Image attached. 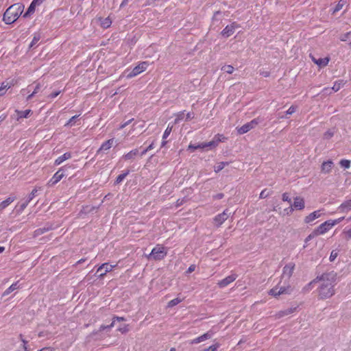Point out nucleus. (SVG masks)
<instances>
[{"label":"nucleus","instance_id":"dca6fc26","mask_svg":"<svg viewBox=\"0 0 351 351\" xmlns=\"http://www.w3.org/2000/svg\"><path fill=\"white\" fill-rule=\"evenodd\" d=\"M333 162L331 160L324 161L321 165V172L323 173H329L333 167Z\"/></svg>","mask_w":351,"mask_h":351},{"label":"nucleus","instance_id":"37998d69","mask_svg":"<svg viewBox=\"0 0 351 351\" xmlns=\"http://www.w3.org/2000/svg\"><path fill=\"white\" fill-rule=\"evenodd\" d=\"M269 294L271 295H273L274 297H277V296L280 295V294L278 291V287H275L272 288L271 289H270V291H269Z\"/></svg>","mask_w":351,"mask_h":351},{"label":"nucleus","instance_id":"864d4df0","mask_svg":"<svg viewBox=\"0 0 351 351\" xmlns=\"http://www.w3.org/2000/svg\"><path fill=\"white\" fill-rule=\"evenodd\" d=\"M282 199L284 201V202H287L289 203H291V198L289 197V195L287 193H284L282 195Z\"/></svg>","mask_w":351,"mask_h":351},{"label":"nucleus","instance_id":"cd10ccee","mask_svg":"<svg viewBox=\"0 0 351 351\" xmlns=\"http://www.w3.org/2000/svg\"><path fill=\"white\" fill-rule=\"evenodd\" d=\"M15 112L18 115L17 119H19L21 118H27L31 112V110H25L24 111L16 110Z\"/></svg>","mask_w":351,"mask_h":351},{"label":"nucleus","instance_id":"c03bdc74","mask_svg":"<svg viewBox=\"0 0 351 351\" xmlns=\"http://www.w3.org/2000/svg\"><path fill=\"white\" fill-rule=\"evenodd\" d=\"M172 128H173V126H170L169 125L167 126V128H166V130L163 134L162 139H166L169 136V134H171V132L172 131Z\"/></svg>","mask_w":351,"mask_h":351},{"label":"nucleus","instance_id":"6e6d98bb","mask_svg":"<svg viewBox=\"0 0 351 351\" xmlns=\"http://www.w3.org/2000/svg\"><path fill=\"white\" fill-rule=\"evenodd\" d=\"M184 116V112H180L178 114L177 117L175 119V123H178L180 120L183 119Z\"/></svg>","mask_w":351,"mask_h":351},{"label":"nucleus","instance_id":"7ed1b4c3","mask_svg":"<svg viewBox=\"0 0 351 351\" xmlns=\"http://www.w3.org/2000/svg\"><path fill=\"white\" fill-rule=\"evenodd\" d=\"M167 254L166 248L162 245L158 244L152 250L151 253L148 255V258L154 261H161Z\"/></svg>","mask_w":351,"mask_h":351},{"label":"nucleus","instance_id":"393cba45","mask_svg":"<svg viewBox=\"0 0 351 351\" xmlns=\"http://www.w3.org/2000/svg\"><path fill=\"white\" fill-rule=\"evenodd\" d=\"M139 154L138 149H134L123 156V158L125 160L134 158Z\"/></svg>","mask_w":351,"mask_h":351},{"label":"nucleus","instance_id":"0e129e2a","mask_svg":"<svg viewBox=\"0 0 351 351\" xmlns=\"http://www.w3.org/2000/svg\"><path fill=\"white\" fill-rule=\"evenodd\" d=\"M194 118V114L193 112H188L186 116V120L189 121Z\"/></svg>","mask_w":351,"mask_h":351},{"label":"nucleus","instance_id":"4be33fe9","mask_svg":"<svg viewBox=\"0 0 351 351\" xmlns=\"http://www.w3.org/2000/svg\"><path fill=\"white\" fill-rule=\"evenodd\" d=\"M15 197H9L0 203V211L6 208L11 203L15 200Z\"/></svg>","mask_w":351,"mask_h":351},{"label":"nucleus","instance_id":"a878e982","mask_svg":"<svg viewBox=\"0 0 351 351\" xmlns=\"http://www.w3.org/2000/svg\"><path fill=\"white\" fill-rule=\"evenodd\" d=\"M342 212H346L351 209V199L343 202L339 207Z\"/></svg>","mask_w":351,"mask_h":351},{"label":"nucleus","instance_id":"c9c22d12","mask_svg":"<svg viewBox=\"0 0 351 351\" xmlns=\"http://www.w3.org/2000/svg\"><path fill=\"white\" fill-rule=\"evenodd\" d=\"M318 236V234L316 232V231L314 230L304 240L305 245H304V248H305L307 245V243L313 239L314 237Z\"/></svg>","mask_w":351,"mask_h":351},{"label":"nucleus","instance_id":"e433bc0d","mask_svg":"<svg viewBox=\"0 0 351 351\" xmlns=\"http://www.w3.org/2000/svg\"><path fill=\"white\" fill-rule=\"evenodd\" d=\"M182 302V300L178 298H174L173 300H171V301H169L168 302V305L167 306L168 307H173L177 304H178L179 303H180Z\"/></svg>","mask_w":351,"mask_h":351},{"label":"nucleus","instance_id":"052dcab7","mask_svg":"<svg viewBox=\"0 0 351 351\" xmlns=\"http://www.w3.org/2000/svg\"><path fill=\"white\" fill-rule=\"evenodd\" d=\"M343 234H345L346 239H351V228L348 230H344Z\"/></svg>","mask_w":351,"mask_h":351},{"label":"nucleus","instance_id":"49530a36","mask_svg":"<svg viewBox=\"0 0 351 351\" xmlns=\"http://www.w3.org/2000/svg\"><path fill=\"white\" fill-rule=\"evenodd\" d=\"M293 210H294V208H293L292 206H291L287 208H285L283 210V215H290L292 214Z\"/></svg>","mask_w":351,"mask_h":351},{"label":"nucleus","instance_id":"4c0bfd02","mask_svg":"<svg viewBox=\"0 0 351 351\" xmlns=\"http://www.w3.org/2000/svg\"><path fill=\"white\" fill-rule=\"evenodd\" d=\"M221 70L228 74H232L234 69L232 65H225L221 68Z\"/></svg>","mask_w":351,"mask_h":351},{"label":"nucleus","instance_id":"6ab92c4d","mask_svg":"<svg viewBox=\"0 0 351 351\" xmlns=\"http://www.w3.org/2000/svg\"><path fill=\"white\" fill-rule=\"evenodd\" d=\"M14 82L13 80L10 82H2L1 84V86H0V96H3L6 93V90L11 88L12 86H14Z\"/></svg>","mask_w":351,"mask_h":351},{"label":"nucleus","instance_id":"473e14b6","mask_svg":"<svg viewBox=\"0 0 351 351\" xmlns=\"http://www.w3.org/2000/svg\"><path fill=\"white\" fill-rule=\"evenodd\" d=\"M129 173H130V171L127 170L125 172L119 175L117 177L115 183L119 184V183L121 182Z\"/></svg>","mask_w":351,"mask_h":351},{"label":"nucleus","instance_id":"a211bd4d","mask_svg":"<svg viewBox=\"0 0 351 351\" xmlns=\"http://www.w3.org/2000/svg\"><path fill=\"white\" fill-rule=\"evenodd\" d=\"M321 216L320 210H315L311 213H310L308 215H307L304 218V222L306 223H310L313 222L315 219H317Z\"/></svg>","mask_w":351,"mask_h":351},{"label":"nucleus","instance_id":"f03ea898","mask_svg":"<svg viewBox=\"0 0 351 351\" xmlns=\"http://www.w3.org/2000/svg\"><path fill=\"white\" fill-rule=\"evenodd\" d=\"M24 5L18 3L10 5L4 12L3 21L8 25L14 23L23 13Z\"/></svg>","mask_w":351,"mask_h":351},{"label":"nucleus","instance_id":"f3484780","mask_svg":"<svg viewBox=\"0 0 351 351\" xmlns=\"http://www.w3.org/2000/svg\"><path fill=\"white\" fill-rule=\"evenodd\" d=\"M291 206L296 210H303L305 207L304 200L300 197H295L294 198L293 204Z\"/></svg>","mask_w":351,"mask_h":351},{"label":"nucleus","instance_id":"ea45409f","mask_svg":"<svg viewBox=\"0 0 351 351\" xmlns=\"http://www.w3.org/2000/svg\"><path fill=\"white\" fill-rule=\"evenodd\" d=\"M342 85H343V81L335 82L333 84V86L332 87V89L335 92H337L341 88Z\"/></svg>","mask_w":351,"mask_h":351},{"label":"nucleus","instance_id":"09e8293b","mask_svg":"<svg viewBox=\"0 0 351 351\" xmlns=\"http://www.w3.org/2000/svg\"><path fill=\"white\" fill-rule=\"evenodd\" d=\"M333 135H334V132L329 130L324 134V138L330 139V138H332L333 136Z\"/></svg>","mask_w":351,"mask_h":351},{"label":"nucleus","instance_id":"2eb2a0df","mask_svg":"<svg viewBox=\"0 0 351 351\" xmlns=\"http://www.w3.org/2000/svg\"><path fill=\"white\" fill-rule=\"evenodd\" d=\"M212 336H213V332L210 331H208V332L203 334L202 335L192 339L190 341V344L199 343L202 342L206 339H210L212 337Z\"/></svg>","mask_w":351,"mask_h":351},{"label":"nucleus","instance_id":"72a5a7b5","mask_svg":"<svg viewBox=\"0 0 351 351\" xmlns=\"http://www.w3.org/2000/svg\"><path fill=\"white\" fill-rule=\"evenodd\" d=\"M29 203V202H27V200H25L24 202L21 204L19 206H16V208L17 213H21L25 210V208L27 207V206L28 205Z\"/></svg>","mask_w":351,"mask_h":351},{"label":"nucleus","instance_id":"20e7f679","mask_svg":"<svg viewBox=\"0 0 351 351\" xmlns=\"http://www.w3.org/2000/svg\"><path fill=\"white\" fill-rule=\"evenodd\" d=\"M71 168V166H64L59 169V170L55 173V174L53 176V177L48 181L47 185L49 187H51L56 184L58 182H59L64 176L66 175L65 174V171L68 169Z\"/></svg>","mask_w":351,"mask_h":351},{"label":"nucleus","instance_id":"9d476101","mask_svg":"<svg viewBox=\"0 0 351 351\" xmlns=\"http://www.w3.org/2000/svg\"><path fill=\"white\" fill-rule=\"evenodd\" d=\"M295 266V263H289V264L286 265L283 267L282 278H286L289 280L293 273Z\"/></svg>","mask_w":351,"mask_h":351},{"label":"nucleus","instance_id":"774afa93","mask_svg":"<svg viewBox=\"0 0 351 351\" xmlns=\"http://www.w3.org/2000/svg\"><path fill=\"white\" fill-rule=\"evenodd\" d=\"M38 351H54V349L52 348H43Z\"/></svg>","mask_w":351,"mask_h":351},{"label":"nucleus","instance_id":"7c9ffc66","mask_svg":"<svg viewBox=\"0 0 351 351\" xmlns=\"http://www.w3.org/2000/svg\"><path fill=\"white\" fill-rule=\"evenodd\" d=\"M40 39V36L38 34H35L32 42L29 44V48H33L38 43Z\"/></svg>","mask_w":351,"mask_h":351},{"label":"nucleus","instance_id":"a19ab883","mask_svg":"<svg viewBox=\"0 0 351 351\" xmlns=\"http://www.w3.org/2000/svg\"><path fill=\"white\" fill-rule=\"evenodd\" d=\"M339 164L342 167H343L345 169H348L350 167V161L348 160H346V159L341 160L339 162Z\"/></svg>","mask_w":351,"mask_h":351},{"label":"nucleus","instance_id":"338daca9","mask_svg":"<svg viewBox=\"0 0 351 351\" xmlns=\"http://www.w3.org/2000/svg\"><path fill=\"white\" fill-rule=\"evenodd\" d=\"M195 269V265H191L187 269V273H191Z\"/></svg>","mask_w":351,"mask_h":351},{"label":"nucleus","instance_id":"c756f323","mask_svg":"<svg viewBox=\"0 0 351 351\" xmlns=\"http://www.w3.org/2000/svg\"><path fill=\"white\" fill-rule=\"evenodd\" d=\"M319 280V279H317L315 278L314 280H313L311 282H310L309 283H308L304 288H303V291L304 292H308L309 291H311L312 289H313V285L317 282Z\"/></svg>","mask_w":351,"mask_h":351},{"label":"nucleus","instance_id":"9b49d317","mask_svg":"<svg viewBox=\"0 0 351 351\" xmlns=\"http://www.w3.org/2000/svg\"><path fill=\"white\" fill-rule=\"evenodd\" d=\"M228 210L226 209L222 213L216 215L214 221L217 227H219L229 217Z\"/></svg>","mask_w":351,"mask_h":351},{"label":"nucleus","instance_id":"a18cd8bd","mask_svg":"<svg viewBox=\"0 0 351 351\" xmlns=\"http://www.w3.org/2000/svg\"><path fill=\"white\" fill-rule=\"evenodd\" d=\"M112 22L109 18H106L102 21L101 26L104 28H108L110 26Z\"/></svg>","mask_w":351,"mask_h":351},{"label":"nucleus","instance_id":"603ef678","mask_svg":"<svg viewBox=\"0 0 351 351\" xmlns=\"http://www.w3.org/2000/svg\"><path fill=\"white\" fill-rule=\"evenodd\" d=\"M269 195L270 193L268 191H267V189H264L261 192L259 197L261 199H265Z\"/></svg>","mask_w":351,"mask_h":351},{"label":"nucleus","instance_id":"c85d7f7f","mask_svg":"<svg viewBox=\"0 0 351 351\" xmlns=\"http://www.w3.org/2000/svg\"><path fill=\"white\" fill-rule=\"evenodd\" d=\"M228 165H229V162H218L217 165L216 166H215L214 171L216 173H218L220 171H221L226 166H227Z\"/></svg>","mask_w":351,"mask_h":351},{"label":"nucleus","instance_id":"680f3d73","mask_svg":"<svg viewBox=\"0 0 351 351\" xmlns=\"http://www.w3.org/2000/svg\"><path fill=\"white\" fill-rule=\"evenodd\" d=\"M134 120V119H129L128 121H125V123H122L120 125V129H123L125 128L127 125H128L130 123H132V121Z\"/></svg>","mask_w":351,"mask_h":351},{"label":"nucleus","instance_id":"8fccbe9b","mask_svg":"<svg viewBox=\"0 0 351 351\" xmlns=\"http://www.w3.org/2000/svg\"><path fill=\"white\" fill-rule=\"evenodd\" d=\"M337 256H338V252L336 250H332L331 252L330 257H329L330 261H331V262L334 261L335 260V258L337 257Z\"/></svg>","mask_w":351,"mask_h":351},{"label":"nucleus","instance_id":"423d86ee","mask_svg":"<svg viewBox=\"0 0 351 351\" xmlns=\"http://www.w3.org/2000/svg\"><path fill=\"white\" fill-rule=\"evenodd\" d=\"M148 66V63L147 62H142L140 64H138L137 66H136L131 72H130L127 77L128 78H132L137 75L141 73L142 72L145 71Z\"/></svg>","mask_w":351,"mask_h":351},{"label":"nucleus","instance_id":"6e6552de","mask_svg":"<svg viewBox=\"0 0 351 351\" xmlns=\"http://www.w3.org/2000/svg\"><path fill=\"white\" fill-rule=\"evenodd\" d=\"M115 266L116 265H110L108 263H103L98 267L96 274H98V276L102 278L108 272L112 271Z\"/></svg>","mask_w":351,"mask_h":351},{"label":"nucleus","instance_id":"13d9d810","mask_svg":"<svg viewBox=\"0 0 351 351\" xmlns=\"http://www.w3.org/2000/svg\"><path fill=\"white\" fill-rule=\"evenodd\" d=\"M351 34V32H347L344 34H343L341 37H340V40L341 41H346L348 38H349V36Z\"/></svg>","mask_w":351,"mask_h":351},{"label":"nucleus","instance_id":"f257e3e1","mask_svg":"<svg viewBox=\"0 0 351 351\" xmlns=\"http://www.w3.org/2000/svg\"><path fill=\"white\" fill-rule=\"evenodd\" d=\"M320 282L317 289L318 296L321 300L331 298L335 294V285L336 284L337 274L334 271L324 273L320 276H317Z\"/></svg>","mask_w":351,"mask_h":351},{"label":"nucleus","instance_id":"b1692460","mask_svg":"<svg viewBox=\"0 0 351 351\" xmlns=\"http://www.w3.org/2000/svg\"><path fill=\"white\" fill-rule=\"evenodd\" d=\"M312 60L319 67L326 66L329 62V59L328 58L316 59L314 57H312Z\"/></svg>","mask_w":351,"mask_h":351},{"label":"nucleus","instance_id":"39448f33","mask_svg":"<svg viewBox=\"0 0 351 351\" xmlns=\"http://www.w3.org/2000/svg\"><path fill=\"white\" fill-rule=\"evenodd\" d=\"M261 122V119L259 118H256L252 119L251 121L246 123L243 125L241 127L237 128V132L239 134H243L254 128L259 123Z\"/></svg>","mask_w":351,"mask_h":351},{"label":"nucleus","instance_id":"e2e57ef3","mask_svg":"<svg viewBox=\"0 0 351 351\" xmlns=\"http://www.w3.org/2000/svg\"><path fill=\"white\" fill-rule=\"evenodd\" d=\"M22 343H23V348L24 349V350L29 351V348L27 346L28 341L25 339H22Z\"/></svg>","mask_w":351,"mask_h":351},{"label":"nucleus","instance_id":"79ce46f5","mask_svg":"<svg viewBox=\"0 0 351 351\" xmlns=\"http://www.w3.org/2000/svg\"><path fill=\"white\" fill-rule=\"evenodd\" d=\"M220 344L219 343H216L208 348H205L203 351H217V349L219 348Z\"/></svg>","mask_w":351,"mask_h":351},{"label":"nucleus","instance_id":"4468645a","mask_svg":"<svg viewBox=\"0 0 351 351\" xmlns=\"http://www.w3.org/2000/svg\"><path fill=\"white\" fill-rule=\"evenodd\" d=\"M43 0H33L27 8V10L23 14L24 18H27L35 12L36 6L43 3Z\"/></svg>","mask_w":351,"mask_h":351},{"label":"nucleus","instance_id":"f704fd0d","mask_svg":"<svg viewBox=\"0 0 351 351\" xmlns=\"http://www.w3.org/2000/svg\"><path fill=\"white\" fill-rule=\"evenodd\" d=\"M278 291H279V293L280 295L281 294H287V293H291V288L290 286L280 287V288L278 287Z\"/></svg>","mask_w":351,"mask_h":351},{"label":"nucleus","instance_id":"0eeeda50","mask_svg":"<svg viewBox=\"0 0 351 351\" xmlns=\"http://www.w3.org/2000/svg\"><path fill=\"white\" fill-rule=\"evenodd\" d=\"M239 25L236 23L233 22L230 25L226 26V27L221 31V34L224 38H228L232 36L237 28H239Z\"/></svg>","mask_w":351,"mask_h":351},{"label":"nucleus","instance_id":"f8f14e48","mask_svg":"<svg viewBox=\"0 0 351 351\" xmlns=\"http://www.w3.org/2000/svg\"><path fill=\"white\" fill-rule=\"evenodd\" d=\"M332 226L331 225V222L330 220H327L325 222L320 224L317 228L315 229L318 235L324 234L326 232H328L330 228H332Z\"/></svg>","mask_w":351,"mask_h":351},{"label":"nucleus","instance_id":"5fc2aeb1","mask_svg":"<svg viewBox=\"0 0 351 351\" xmlns=\"http://www.w3.org/2000/svg\"><path fill=\"white\" fill-rule=\"evenodd\" d=\"M344 219V217H340V218H338L337 219H334V220H331L330 219V222H331V225L332 226V227L334 226H335L336 224L340 223L341 221H343Z\"/></svg>","mask_w":351,"mask_h":351},{"label":"nucleus","instance_id":"ddd939ff","mask_svg":"<svg viewBox=\"0 0 351 351\" xmlns=\"http://www.w3.org/2000/svg\"><path fill=\"white\" fill-rule=\"evenodd\" d=\"M237 278V275L231 274L223 280L218 282L217 285L220 288H224L227 287L228 285L234 282Z\"/></svg>","mask_w":351,"mask_h":351},{"label":"nucleus","instance_id":"5701e85b","mask_svg":"<svg viewBox=\"0 0 351 351\" xmlns=\"http://www.w3.org/2000/svg\"><path fill=\"white\" fill-rule=\"evenodd\" d=\"M295 309H296V308L294 307V308H287L285 310L280 311L276 313V317L277 318H280L284 316L288 315L289 314L293 313L295 311Z\"/></svg>","mask_w":351,"mask_h":351},{"label":"nucleus","instance_id":"1a4fd4ad","mask_svg":"<svg viewBox=\"0 0 351 351\" xmlns=\"http://www.w3.org/2000/svg\"><path fill=\"white\" fill-rule=\"evenodd\" d=\"M217 145V143L212 141L208 143H202L197 144L196 145L190 144L188 147L189 150L194 151L197 149H206V148H212Z\"/></svg>","mask_w":351,"mask_h":351},{"label":"nucleus","instance_id":"58836bf2","mask_svg":"<svg viewBox=\"0 0 351 351\" xmlns=\"http://www.w3.org/2000/svg\"><path fill=\"white\" fill-rule=\"evenodd\" d=\"M80 115H75V116H73L68 121L67 123L64 125V126H72L73 125H75V122H76V120L77 119V117H79Z\"/></svg>","mask_w":351,"mask_h":351},{"label":"nucleus","instance_id":"de8ad7c7","mask_svg":"<svg viewBox=\"0 0 351 351\" xmlns=\"http://www.w3.org/2000/svg\"><path fill=\"white\" fill-rule=\"evenodd\" d=\"M117 330H119L121 333H126L129 330L128 325L124 324L122 326L118 328Z\"/></svg>","mask_w":351,"mask_h":351},{"label":"nucleus","instance_id":"2f4dec72","mask_svg":"<svg viewBox=\"0 0 351 351\" xmlns=\"http://www.w3.org/2000/svg\"><path fill=\"white\" fill-rule=\"evenodd\" d=\"M346 1L344 0H340L338 3L335 5L332 10V14H335L337 12H339L340 10L342 9L343 6L345 5Z\"/></svg>","mask_w":351,"mask_h":351},{"label":"nucleus","instance_id":"bb28decb","mask_svg":"<svg viewBox=\"0 0 351 351\" xmlns=\"http://www.w3.org/2000/svg\"><path fill=\"white\" fill-rule=\"evenodd\" d=\"M19 288V286L18 285V282L13 283L3 293V296L8 295L11 292L14 291V290Z\"/></svg>","mask_w":351,"mask_h":351},{"label":"nucleus","instance_id":"69168bd1","mask_svg":"<svg viewBox=\"0 0 351 351\" xmlns=\"http://www.w3.org/2000/svg\"><path fill=\"white\" fill-rule=\"evenodd\" d=\"M223 196H224L223 193H217L215 195H214L213 198L216 199H221L223 197Z\"/></svg>","mask_w":351,"mask_h":351},{"label":"nucleus","instance_id":"3c124183","mask_svg":"<svg viewBox=\"0 0 351 351\" xmlns=\"http://www.w3.org/2000/svg\"><path fill=\"white\" fill-rule=\"evenodd\" d=\"M37 191H38V190L36 188L32 190V191L30 193V194L28 196V198L27 199V202H29L31 200L33 199V198L35 197Z\"/></svg>","mask_w":351,"mask_h":351},{"label":"nucleus","instance_id":"bf43d9fd","mask_svg":"<svg viewBox=\"0 0 351 351\" xmlns=\"http://www.w3.org/2000/svg\"><path fill=\"white\" fill-rule=\"evenodd\" d=\"M60 93V90L55 91L49 95L48 97L50 99L56 98Z\"/></svg>","mask_w":351,"mask_h":351},{"label":"nucleus","instance_id":"aec40b11","mask_svg":"<svg viewBox=\"0 0 351 351\" xmlns=\"http://www.w3.org/2000/svg\"><path fill=\"white\" fill-rule=\"evenodd\" d=\"M114 143V138L108 139V141L104 142L100 148L98 149L97 153L100 152L101 151H107L110 149Z\"/></svg>","mask_w":351,"mask_h":351},{"label":"nucleus","instance_id":"4d7b16f0","mask_svg":"<svg viewBox=\"0 0 351 351\" xmlns=\"http://www.w3.org/2000/svg\"><path fill=\"white\" fill-rule=\"evenodd\" d=\"M296 111V107L291 106L286 112L287 114H292Z\"/></svg>","mask_w":351,"mask_h":351},{"label":"nucleus","instance_id":"412c9836","mask_svg":"<svg viewBox=\"0 0 351 351\" xmlns=\"http://www.w3.org/2000/svg\"><path fill=\"white\" fill-rule=\"evenodd\" d=\"M71 158V154L70 152H66L63 155L59 156L54 162L56 165H59L66 160Z\"/></svg>","mask_w":351,"mask_h":351}]
</instances>
